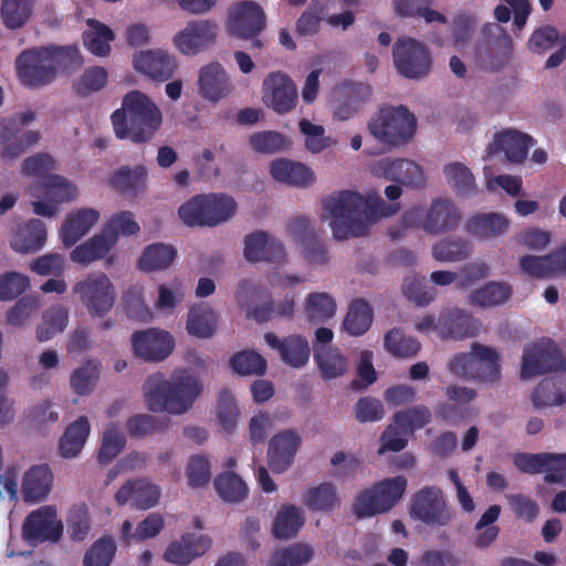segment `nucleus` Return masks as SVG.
Masks as SVG:
<instances>
[{
  "mask_svg": "<svg viewBox=\"0 0 566 566\" xmlns=\"http://www.w3.org/2000/svg\"><path fill=\"white\" fill-rule=\"evenodd\" d=\"M115 32L105 23L88 18L82 33L84 48L93 55L106 57L112 52V43L115 40Z\"/></svg>",
  "mask_w": 566,
  "mask_h": 566,
  "instance_id": "473e14b6",
  "label": "nucleus"
},
{
  "mask_svg": "<svg viewBox=\"0 0 566 566\" xmlns=\"http://www.w3.org/2000/svg\"><path fill=\"white\" fill-rule=\"evenodd\" d=\"M73 292L92 316H104L111 311L116 298L113 282L105 273H90L78 281Z\"/></svg>",
  "mask_w": 566,
  "mask_h": 566,
  "instance_id": "f8f14e48",
  "label": "nucleus"
},
{
  "mask_svg": "<svg viewBox=\"0 0 566 566\" xmlns=\"http://www.w3.org/2000/svg\"><path fill=\"white\" fill-rule=\"evenodd\" d=\"M298 129L304 137V147L311 154H321L335 145V140L325 134V128L310 119L302 118L298 122Z\"/></svg>",
  "mask_w": 566,
  "mask_h": 566,
  "instance_id": "680f3d73",
  "label": "nucleus"
},
{
  "mask_svg": "<svg viewBox=\"0 0 566 566\" xmlns=\"http://www.w3.org/2000/svg\"><path fill=\"white\" fill-rule=\"evenodd\" d=\"M416 126V117L405 106H384L373 114L367 128L378 143L394 148L407 144Z\"/></svg>",
  "mask_w": 566,
  "mask_h": 566,
  "instance_id": "39448f33",
  "label": "nucleus"
},
{
  "mask_svg": "<svg viewBox=\"0 0 566 566\" xmlns=\"http://www.w3.org/2000/svg\"><path fill=\"white\" fill-rule=\"evenodd\" d=\"M535 145L534 138L516 129H504L494 134L492 142L484 153V159H490L493 154L503 153L506 160L512 164H522L528 149Z\"/></svg>",
  "mask_w": 566,
  "mask_h": 566,
  "instance_id": "b1692460",
  "label": "nucleus"
},
{
  "mask_svg": "<svg viewBox=\"0 0 566 566\" xmlns=\"http://www.w3.org/2000/svg\"><path fill=\"white\" fill-rule=\"evenodd\" d=\"M266 27V15L263 8L255 1L241 0L232 3L224 20L226 33L233 39L252 41V46H263L259 34Z\"/></svg>",
  "mask_w": 566,
  "mask_h": 566,
  "instance_id": "0eeeda50",
  "label": "nucleus"
},
{
  "mask_svg": "<svg viewBox=\"0 0 566 566\" xmlns=\"http://www.w3.org/2000/svg\"><path fill=\"white\" fill-rule=\"evenodd\" d=\"M67 534L72 541L83 542L87 538L92 523L88 506L85 503L73 504L66 515Z\"/></svg>",
  "mask_w": 566,
  "mask_h": 566,
  "instance_id": "e2e57ef3",
  "label": "nucleus"
},
{
  "mask_svg": "<svg viewBox=\"0 0 566 566\" xmlns=\"http://www.w3.org/2000/svg\"><path fill=\"white\" fill-rule=\"evenodd\" d=\"M91 422L86 416H80L70 422L59 440V453L64 459L77 458L90 437Z\"/></svg>",
  "mask_w": 566,
  "mask_h": 566,
  "instance_id": "f704fd0d",
  "label": "nucleus"
},
{
  "mask_svg": "<svg viewBox=\"0 0 566 566\" xmlns=\"http://www.w3.org/2000/svg\"><path fill=\"white\" fill-rule=\"evenodd\" d=\"M475 361V379L483 382H494L500 378V356L491 347L473 344Z\"/></svg>",
  "mask_w": 566,
  "mask_h": 566,
  "instance_id": "09e8293b",
  "label": "nucleus"
},
{
  "mask_svg": "<svg viewBox=\"0 0 566 566\" xmlns=\"http://www.w3.org/2000/svg\"><path fill=\"white\" fill-rule=\"evenodd\" d=\"M101 365L96 360H88L75 368L70 376V387L77 396L91 395L99 379Z\"/></svg>",
  "mask_w": 566,
  "mask_h": 566,
  "instance_id": "4d7b16f0",
  "label": "nucleus"
},
{
  "mask_svg": "<svg viewBox=\"0 0 566 566\" xmlns=\"http://www.w3.org/2000/svg\"><path fill=\"white\" fill-rule=\"evenodd\" d=\"M302 444V436L296 429H285L275 433L268 448V464L274 473L286 472L295 462Z\"/></svg>",
  "mask_w": 566,
  "mask_h": 566,
  "instance_id": "5701e85b",
  "label": "nucleus"
},
{
  "mask_svg": "<svg viewBox=\"0 0 566 566\" xmlns=\"http://www.w3.org/2000/svg\"><path fill=\"white\" fill-rule=\"evenodd\" d=\"M513 294L512 285L504 281H489L474 289L469 303L482 308H491L506 303Z\"/></svg>",
  "mask_w": 566,
  "mask_h": 566,
  "instance_id": "79ce46f5",
  "label": "nucleus"
},
{
  "mask_svg": "<svg viewBox=\"0 0 566 566\" xmlns=\"http://www.w3.org/2000/svg\"><path fill=\"white\" fill-rule=\"evenodd\" d=\"M15 67L25 86H41L53 81V67L45 46L23 51L17 57Z\"/></svg>",
  "mask_w": 566,
  "mask_h": 566,
  "instance_id": "4be33fe9",
  "label": "nucleus"
},
{
  "mask_svg": "<svg viewBox=\"0 0 566 566\" xmlns=\"http://www.w3.org/2000/svg\"><path fill=\"white\" fill-rule=\"evenodd\" d=\"M370 171L374 176L399 182L411 189L426 187L428 176L418 163L406 158H382L371 164Z\"/></svg>",
  "mask_w": 566,
  "mask_h": 566,
  "instance_id": "dca6fc26",
  "label": "nucleus"
},
{
  "mask_svg": "<svg viewBox=\"0 0 566 566\" xmlns=\"http://www.w3.org/2000/svg\"><path fill=\"white\" fill-rule=\"evenodd\" d=\"M27 193L31 199L32 210L43 218H55L60 206L72 202L80 196L76 184L62 175L49 176L44 181H34Z\"/></svg>",
  "mask_w": 566,
  "mask_h": 566,
  "instance_id": "423d86ee",
  "label": "nucleus"
},
{
  "mask_svg": "<svg viewBox=\"0 0 566 566\" xmlns=\"http://www.w3.org/2000/svg\"><path fill=\"white\" fill-rule=\"evenodd\" d=\"M177 258V249L164 242H156L144 248L137 260V268L146 273L160 272L168 269Z\"/></svg>",
  "mask_w": 566,
  "mask_h": 566,
  "instance_id": "ea45409f",
  "label": "nucleus"
},
{
  "mask_svg": "<svg viewBox=\"0 0 566 566\" xmlns=\"http://www.w3.org/2000/svg\"><path fill=\"white\" fill-rule=\"evenodd\" d=\"M99 218V211L94 208L82 207L69 211L57 231L63 247H74L97 224Z\"/></svg>",
  "mask_w": 566,
  "mask_h": 566,
  "instance_id": "393cba45",
  "label": "nucleus"
},
{
  "mask_svg": "<svg viewBox=\"0 0 566 566\" xmlns=\"http://www.w3.org/2000/svg\"><path fill=\"white\" fill-rule=\"evenodd\" d=\"M447 185L457 196L469 198L478 193L475 177L471 169L459 161L449 163L442 169Z\"/></svg>",
  "mask_w": 566,
  "mask_h": 566,
  "instance_id": "37998d69",
  "label": "nucleus"
},
{
  "mask_svg": "<svg viewBox=\"0 0 566 566\" xmlns=\"http://www.w3.org/2000/svg\"><path fill=\"white\" fill-rule=\"evenodd\" d=\"M260 98L268 109L277 115H286L297 106V86L285 72L273 71L262 80Z\"/></svg>",
  "mask_w": 566,
  "mask_h": 566,
  "instance_id": "9b49d317",
  "label": "nucleus"
},
{
  "mask_svg": "<svg viewBox=\"0 0 566 566\" xmlns=\"http://www.w3.org/2000/svg\"><path fill=\"white\" fill-rule=\"evenodd\" d=\"M184 360L188 366L176 368L170 379L161 373L146 378L143 395L148 410L181 416L193 407L203 392V381L197 373L207 368V361L195 348L185 352Z\"/></svg>",
  "mask_w": 566,
  "mask_h": 566,
  "instance_id": "f257e3e1",
  "label": "nucleus"
},
{
  "mask_svg": "<svg viewBox=\"0 0 566 566\" xmlns=\"http://www.w3.org/2000/svg\"><path fill=\"white\" fill-rule=\"evenodd\" d=\"M63 533V521L53 504H45L31 511L22 525L23 538L32 544L57 543Z\"/></svg>",
  "mask_w": 566,
  "mask_h": 566,
  "instance_id": "4468645a",
  "label": "nucleus"
},
{
  "mask_svg": "<svg viewBox=\"0 0 566 566\" xmlns=\"http://www.w3.org/2000/svg\"><path fill=\"white\" fill-rule=\"evenodd\" d=\"M34 0H2L0 14L7 29L18 30L32 17Z\"/></svg>",
  "mask_w": 566,
  "mask_h": 566,
  "instance_id": "5fc2aeb1",
  "label": "nucleus"
},
{
  "mask_svg": "<svg viewBox=\"0 0 566 566\" xmlns=\"http://www.w3.org/2000/svg\"><path fill=\"white\" fill-rule=\"evenodd\" d=\"M471 253L472 244L462 238H448L439 241L432 248V256L441 262L462 261Z\"/></svg>",
  "mask_w": 566,
  "mask_h": 566,
  "instance_id": "052dcab7",
  "label": "nucleus"
},
{
  "mask_svg": "<svg viewBox=\"0 0 566 566\" xmlns=\"http://www.w3.org/2000/svg\"><path fill=\"white\" fill-rule=\"evenodd\" d=\"M220 27L212 19L189 20L172 36L175 49L185 56H196L217 42Z\"/></svg>",
  "mask_w": 566,
  "mask_h": 566,
  "instance_id": "ddd939ff",
  "label": "nucleus"
},
{
  "mask_svg": "<svg viewBox=\"0 0 566 566\" xmlns=\"http://www.w3.org/2000/svg\"><path fill=\"white\" fill-rule=\"evenodd\" d=\"M46 235L45 224L39 219H31L19 227L11 239V247L19 253H33L45 245Z\"/></svg>",
  "mask_w": 566,
  "mask_h": 566,
  "instance_id": "58836bf2",
  "label": "nucleus"
},
{
  "mask_svg": "<svg viewBox=\"0 0 566 566\" xmlns=\"http://www.w3.org/2000/svg\"><path fill=\"white\" fill-rule=\"evenodd\" d=\"M108 82V73L103 66L86 69L73 83L76 94L87 96L103 90Z\"/></svg>",
  "mask_w": 566,
  "mask_h": 566,
  "instance_id": "774afa93",
  "label": "nucleus"
},
{
  "mask_svg": "<svg viewBox=\"0 0 566 566\" xmlns=\"http://www.w3.org/2000/svg\"><path fill=\"white\" fill-rule=\"evenodd\" d=\"M207 227H216L230 220L238 210L234 198L223 192L205 193Z\"/></svg>",
  "mask_w": 566,
  "mask_h": 566,
  "instance_id": "a18cd8bd",
  "label": "nucleus"
},
{
  "mask_svg": "<svg viewBox=\"0 0 566 566\" xmlns=\"http://www.w3.org/2000/svg\"><path fill=\"white\" fill-rule=\"evenodd\" d=\"M305 523V512L295 504H282L272 521V533L279 539H290L297 535Z\"/></svg>",
  "mask_w": 566,
  "mask_h": 566,
  "instance_id": "e433bc0d",
  "label": "nucleus"
},
{
  "mask_svg": "<svg viewBox=\"0 0 566 566\" xmlns=\"http://www.w3.org/2000/svg\"><path fill=\"white\" fill-rule=\"evenodd\" d=\"M111 119L118 138L146 143L160 128L163 113L146 93L134 90L123 97L120 107L112 114Z\"/></svg>",
  "mask_w": 566,
  "mask_h": 566,
  "instance_id": "7ed1b4c3",
  "label": "nucleus"
},
{
  "mask_svg": "<svg viewBox=\"0 0 566 566\" xmlns=\"http://www.w3.org/2000/svg\"><path fill=\"white\" fill-rule=\"evenodd\" d=\"M271 177L281 184L307 189L317 181L316 172L307 165L287 158H276L270 164Z\"/></svg>",
  "mask_w": 566,
  "mask_h": 566,
  "instance_id": "a878e982",
  "label": "nucleus"
},
{
  "mask_svg": "<svg viewBox=\"0 0 566 566\" xmlns=\"http://www.w3.org/2000/svg\"><path fill=\"white\" fill-rule=\"evenodd\" d=\"M548 370H566V357L549 339L525 346L521 377L532 379Z\"/></svg>",
  "mask_w": 566,
  "mask_h": 566,
  "instance_id": "2eb2a0df",
  "label": "nucleus"
},
{
  "mask_svg": "<svg viewBox=\"0 0 566 566\" xmlns=\"http://www.w3.org/2000/svg\"><path fill=\"white\" fill-rule=\"evenodd\" d=\"M250 148L262 155H272L291 148L289 137L276 130L255 132L249 137Z\"/></svg>",
  "mask_w": 566,
  "mask_h": 566,
  "instance_id": "bf43d9fd",
  "label": "nucleus"
},
{
  "mask_svg": "<svg viewBox=\"0 0 566 566\" xmlns=\"http://www.w3.org/2000/svg\"><path fill=\"white\" fill-rule=\"evenodd\" d=\"M202 528V521L193 517L190 528L168 544L164 559L177 566H189L197 558L205 556L212 548L213 541L209 534L201 532Z\"/></svg>",
  "mask_w": 566,
  "mask_h": 566,
  "instance_id": "1a4fd4ad",
  "label": "nucleus"
},
{
  "mask_svg": "<svg viewBox=\"0 0 566 566\" xmlns=\"http://www.w3.org/2000/svg\"><path fill=\"white\" fill-rule=\"evenodd\" d=\"M197 90L208 103L218 104L231 96L234 84L230 73L219 62H210L198 71Z\"/></svg>",
  "mask_w": 566,
  "mask_h": 566,
  "instance_id": "aec40b11",
  "label": "nucleus"
},
{
  "mask_svg": "<svg viewBox=\"0 0 566 566\" xmlns=\"http://www.w3.org/2000/svg\"><path fill=\"white\" fill-rule=\"evenodd\" d=\"M314 549L305 543H296L279 549L272 556L269 566H304L311 562Z\"/></svg>",
  "mask_w": 566,
  "mask_h": 566,
  "instance_id": "69168bd1",
  "label": "nucleus"
},
{
  "mask_svg": "<svg viewBox=\"0 0 566 566\" xmlns=\"http://www.w3.org/2000/svg\"><path fill=\"white\" fill-rule=\"evenodd\" d=\"M140 227L130 211L122 210L109 216L101 231L116 247L120 237H130L139 232Z\"/></svg>",
  "mask_w": 566,
  "mask_h": 566,
  "instance_id": "3c124183",
  "label": "nucleus"
},
{
  "mask_svg": "<svg viewBox=\"0 0 566 566\" xmlns=\"http://www.w3.org/2000/svg\"><path fill=\"white\" fill-rule=\"evenodd\" d=\"M45 49L53 67V80L57 73H70L83 63V56L76 45H51Z\"/></svg>",
  "mask_w": 566,
  "mask_h": 566,
  "instance_id": "13d9d810",
  "label": "nucleus"
},
{
  "mask_svg": "<svg viewBox=\"0 0 566 566\" xmlns=\"http://www.w3.org/2000/svg\"><path fill=\"white\" fill-rule=\"evenodd\" d=\"M399 203H386L377 193L364 196L357 191L340 190L323 200L321 218L327 222L336 240L364 235L379 218L399 211Z\"/></svg>",
  "mask_w": 566,
  "mask_h": 566,
  "instance_id": "f03ea898",
  "label": "nucleus"
},
{
  "mask_svg": "<svg viewBox=\"0 0 566 566\" xmlns=\"http://www.w3.org/2000/svg\"><path fill=\"white\" fill-rule=\"evenodd\" d=\"M130 62L136 73L156 82L170 80L178 67L176 57L161 48L137 50Z\"/></svg>",
  "mask_w": 566,
  "mask_h": 566,
  "instance_id": "a211bd4d",
  "label": "nucleus"
},
{
  "mask_svg": "<svg viewBox=\"0 0 566 566\" xmlns=\"http://www.w3.org/2000/svg\"><path fill=\"white\" fill-rule=\"evenodd\" d=\"M264 340L268 346L276 349L282 360L291 367H302L310 358L308 343L298 335L280 339L274 333H266Z\"/></svg>",
  "mask_w": 566,
  "mask_h": 566,
  "instance_id": "7c9ffc66",
  "label": "nucleus"
},
{
  "mask_svg": "<svg viewBox=\"0 0 566 566\" xmlns=\"http://www.w3.org/2000/svg\"><path fill=\"white\" fill-rule=\"evenodd\" d=\"M461 220L459 209L447 199H437L430 208L416 206L403 214L407 228L419 227L431 233L449 231L455 228Z\"/></svg>",
  "mask_w": 566,
  "mask_h": 566,
  "instance_id": "9d476101",
  "label": "nucleus"
},
{
  "mask_svg": "<svg viewBox=\"0 0 566 566\" xmlns=\"http://www.w3.org/2000/svg\"><path fill=\"white\" fill-rule=\"evenodd\" d=\"M218 495L228 503H239L248 497L247 483L232 471H224L214 479Z\"/></svg>",
  "mask_w": 566,
  "mask_h": 566,
  "instance_id": "6e6d98bb",
  "label": "nucleus"
},
{
  "mask_svg": "<svg viewBox=\"0 0 566 566\" xmlns=\"http://www.w3.org/2000/svg\"><path fill=\"white\" fill-rule=\"evenodd\" d=\"M216 419L221 430L232 432L240 419L241 409L229 388H222L217 395L216 401Z\"/></svg>",
  "mask_w": 566,
  "mask_h": 566,
  "instance_id": "de8ad7c7",
  "label": "nucleus"
},
{
  "mask_svg": "<svg viewBox=\"0 0 566 566\" xmlns=\"http://www.w3.org/2000/svg\"><path fill=\"white\" fill-rule=\"evenodd\" d=\"M134 354L145 361L159 363L167 359L176 347V339L166 329L151 327L132 335Z\"/></svg>",
  "mask_w": 566,
  "mask_h": 566,
  "instance_id": "f3484780",
  "label": "nucleus"
},
{
  "mask_svg": "<svg viewBox=\"0 0 566 566\" xmlns=\"http://www.w3.org/2000/svg\"><path fill=\"white\" fill-rule=\"evenodd\" d=\"M407 479L398 475L375 483L360 492L354 502L353 510L358 517H370L390 511L403 496Z\"/></svg>",
  "mask_w": 566,
  "mask_h": 566,
  "instance_id": "6e6552de",
  "label": "nucleus"
},
{
  "mask_svg": "<svg viewBox=\"0 0 566 566\" xmlns=\"http://www.w3.org/2000/svg\"><path fill=\"white\" fill-rule=\"evenodd\" d=\"M1 485L13 502L21 500L29 505L43 503L54 485V474L48 464H33L23 472L17 464L8 465L1 478Z\"/></svg>",
  "mask_w": 566,
  "mask_h": 566,
  "instance_id": "20e7f679",
  "label": "nucleus"
},
{
  "mask_svg": "<svg viewBox=\"0 0 566 566\" xmlns=\"http://www.w3.org/2000/svg\"><path fill=\"white\" fill-rule=\"evenodd\" d=\"M374 312L368 302L357 298L352 302L343 322V328L352 336L365 334L371 326Z\"/></svg>",
  "mask_w": 566,
  "mask_h": 566,
  "instance_id": "8fccbe9b",
  "label": "nucleus"
},
{
  "mask_svg": "<svg viewBox=\"0 0 566 566\" xmlns=\"http://www.w3.org/2000/svg\"><path fill=\"white\" fill-rule=\"evenodd\" d=\"M161 491L158 485L148 480H136L125 483L115 494L118 505L128 502L139 510H148L157 505Z\"/></svg>",
  "mask_w": 566,
  "mask_h": 566,
  "instance_id": "cd10ccee",
  "label": "nucleus"
},
{
  "mask_svg": "<svg viewBox=\"0 0 566 566\" xmlns=\"http://www.w3.org/2000/svg\"><path fill=\"white\" fill-rule=\"evenodd\" d=\"M302 501L311 511L331 512L339 507L340 494L332 482H321L306 488Z\"/></svg>",
  "mask_w": 566,
  "mask_h": 566,
  "instance_id": "a19ab883",
  "label": "nucleus"
},
{
  "mask_svg": "<svg viewBox=\"0 0 566 566\" xmlns=\"http://www.w3.org/2000/svg\"><path fill=\"white\" fill-rule=\"evenodd\" d=\"M220 314L209 304H193L186 318V331L200 339L212 337L219 329Z\"/></svg>",
  "mask_w": 566,
  "mask_h": 566,
  "instance_id": "c756f323",
  "label": "nucleus"
},
{
  "mask_svg": "<svg viewBox=\"0 0 566 566\" xmlns=\"http://www.w3.org/2000/svg\"><path fill=\"white\" fill-rule=\"evenodd\" d=\"M165 522L161 514L151 513L135 527L133 522L124 521L120 527L122 539L127 543H137L156 537L164 528Z\"/></svg>",
  "mask_w": 566,
  "mask_h": 566,
  "instance_id": "49530a36",
  "label": "nucleus"
},
{
  "mask_svg": "<svg viewBox=\"0 0 566 566\" xmlns=\"http://www.w3.org/2000/svg\"><path fill=\"white\" fill-rule=\"evenodd\" d=\"M384 349L397 358L409 359L418 355L421 344L401 329L392 328L384 336Z\"/></svg>",
  "mask_w": 566,
  "mask_h": 566,
  "instance_id": "864d4df0",
  "label": "nucleus"
},
{
  "mask_svg": "<svg viewBox=\"0 0 566 566\" xmlns=\"http://www.w3.org/2000/svg\"><path fill=\"white\" fill-rule=\"evenodd\" d=\"M114 248L112 240L107 239L106 235L99 231L74 247L70 253V259L81 266H88L99 260H106L107 264H112L114 262V255L112 253Z\"/></svg>",
  "mask_w": 566,
  "mask_h": 566,
  "instance_id": "c85d7f7f",
  "label": "nucleus"
},
{
  "mask_svg": "<svg viewBox=\"0 0 566 566\" xmlns=\"http://www.w3.org/2000/svg\"><path fill=\"white\" fill-rule=\"evenodd\" d=\"M186 294L187 286L182 279L175 277L159 283L153 298L154 311L161 316L174 315L185 301Z\"/></svg>",
  "mask_w": 566,
  "mask_h": 566,
  "instance_id": "2f4dec72",
  "label": "nucleus"
},
{
  "mask_svg": "<svg viewBox=\"0 0 566 566\" xmlns=\"http://www.w3.org/2000/svg\"><path fill=\"white\" fill-rule=\"evenodd\" d=\"M394 61L398 72L409 78L424 76L431 65L427 48L409 38L399 40L395 45Z\"/></svg>",
  "mask_w": 566,
  "mask_h": 566,
  "instance_id": "412c9836",
  "label": "nucleus"
},
{
  "mask_svg": "<svg viewBox=\"0 0 566 566\" xmlns=\"http://www.w3.org/2000/svg\"><path fill=\"white\" fill-rule=\"evenodd\" d=\"M484 32L497 34L496 39L485 46L478 49V57L485 67L491 70L502 69L511 59L514 44L512 38L505 33L501 27L489 24L484 28Z\"/></svg>",
  "mask_w": 566,
  "mask_h": 566,
  "instance_id": "bb28decb",
  "label": "nucleus"
},
{
  "mask_svg": "<svg viewBox=\"0 0 566 566\" xmlns=\"http://www.w3.org/2000/svg\"><path fill=\"white\" fill-rule=\"evenodd\" d=\"M57 169V161L48 153H38L27 157L21 164V174L44 181Z\"/></svg>",
  "mask_w": 566,
  "mask_h": 566,
  "instance_id": "338daca9",
  "label": "nucleus"
},
{
  "mask_svg": "<svg viewBox=\"0 0 566 566\" xmlns=\"http://www.w3.org/2000/svg\"><path fill=\"white\" fill-rule=\"evenodd\" d=\"M511 221L502 213H479L468 220L467 230L480 240H491L505 234Z\"/></svg>",
  "mask_w": 566,
  "mask_h": 566,
  "instance_id": "4c0bfd02",
  "label": "nucleus"
},
{
  "mask_svg": "<svg viewBox=\"0 0 566 566\" xmlns=\"http://www.w3.org/2000/svg\"><path fill=\"white\" fill-rule=\"evenodd\" d=\"M533 406L537 409L562 406L566 402V377L543 379L532 394Z\"/></svg>",
  "mask_w": 566,
  "mask_h": 566,
  "instance_id": "c03bdc74",
  "label": "nucleus"
},
{
  "mask_svg": "<svg viewBox=\"0 0 566 566\" xmlns=\"http://www.w3.org/2000/svg\"><path fill=\"white\" fill-rule=\"evenodd\" d=\"M447 339L475 337L481 331V322L465 310L451 307L443 310Z\"/></svg>",
  "mask_w": 566,
  "mask_h": 566,
  "instance_id": "c9c22d12",
  "label": "nucleus"
},
{
  "mask_svg": "<svg viewBox=\"0 0 566 566\" xmlns=\"http://www.w3.org/2000/svg\"><path fill=\"white\" fill-rule=\"evenodd\" d=\"M322 377L326 380L344 376L349 368L346 356L338 348H316L315 356Z\"/></svg>",
  "mask_w": 566,
  "mask_h": 566,
  "instance_id": "603ef678",
  "label": "nucleus"
},
{
  "mask_svg": "<svg viewBox=\"0 0 566 566\" xmlns=\"http://www.w3.org/2000/svg\"><path fill=\"white\" fill-rule=\"evenodd\" d=\"M69 319L67 311L63 306L51 307L42 315L36 327L35 336L39 342H48L56 334L62 333Z\"/></svg>",
  "mask_w": 566,
  "mask_h": 566,
  "instance_id": "0e129e2a",
  "label": "nucleus"
},
{
  "mask_svg": "<svg viewBox=\"0 0 566 566\" xmlns=\"http://www.w3.org/2000/svg\"><path fill=\"white\" fill-rule=\"evenodd\" d=\"M147 181V168L144 165H137L135 167H122L115 170L108 179V185L116 191L135 198L146 191Z\"/></svg>",
  "mask_w": 566,
  "mask_h": 566,
  "instance_id": "72a5a7b5",
  "label": "nucleus"
},
{
  "mask_svg": "<svg viewBox=\"0 0 566 566\" xmlns=\"http://www.w3.org/2000/svg\"><path fill=\"white\" fill-rule=\"evenodd\" d=\"M410 515L431 526H444L451 521L452 512L440 489L424 488L415 494Z\"/></svg>",
  "mask_w": 566,
  "mask_h": 566,
  "instance_id": "6ab92c4d",
  "label": "nucleus"
}]
</instances>
